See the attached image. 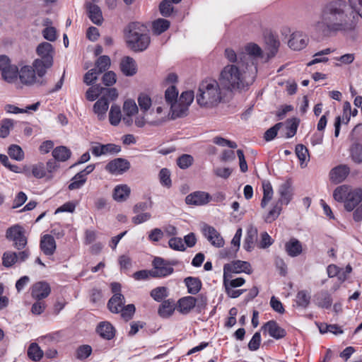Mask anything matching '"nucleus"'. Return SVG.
<instances>
[{
    "instance_id": "nucleus-1",
    "label": "nucleus",
    "mask_w": 362,
    "mask_h": 362,
    "mask_svg": "<svg viewBox=\"0 0 362 362\" xmlns=\"http://www.w3.org/2000/svg\"><path fill=\"white\" fill-rule=\"evenodd\" d=\"M358 16L362 18V0H330L322 6L315 30L322 37L352 32Z\"/></svg>"
},
{
    "instance_id": "nucleus-2",
    "label": "nucleus",
    "mask_w": 362,
    "mask_h": 362,
    "mask_svg": "<svg viewBox=\"0 0 362 362\" xmlns=\"http://www.w3.org/2000/svg\"><path fill=\"white\" fill-rule=\"evenodd\" d=\"M221 84L216 80L207 78L199 85L196 100L201 107H213L222 100Z\"/></svg>"
},
{
    "instance_id": "nucleus-3",
    "label": "nucleus",
    "mask_w": 362,
    "mask_h": 362,
    "mask_svg": "<svg viewBox=\"0 0 362 362\" xmlns=\"http://www.w3.org/2000/svg\"><path fill=\"white\" fill-rule=\"evenodd\" d=\"M125 32L126 42L132 50L143 52L149 46L151 38L144 25L138 22L130 23Z\"/></svg>"
},
{
    "instance_id": "nucleus-4",
    "label": "nucleus",
    "mask_w": 362,
    "mask_h": 362,
    "mask_svg": "<svg viewBox=\"0 0 362 362\" xmlns=\"http://www.w3.org/2000/svg\"><path fill=\"white\" fill-rule=\"evenodd\" d=\"M240 67L235 64H228L221 70L218 83L228 90H243L248 86L245 83Z\"/></svg>"
},
{
    "instance_id": "nucleus-5",
    "label": "nucleus",
    "mask_w": 362,
    "mask_h": 362,
    "mask_svg": "<svg viewBox=\"0 0 362 362\" xmlns=\"http://www.w3.org/2000/svg\"><path fill=\"white\" fill-rule=\"evenodd\" d=\"M333 197L337 202H344L347 211H352L362 202V189H351L347 185L339 186L334 189Z\"/></svg>"
},
{
    "instance_id": "nucleus-6",
    "label": "nucleus",
    "mask_w": 362,
    "mask_h": 362,
    "mask_svg": "<svg viewBox=\"0 0 362 362\" xmlns=\"http://www.w3.org/2000/svg\"><path fill=\"white\" fill-rule=\"evenodd\" d=\"M36 53L40 58L34 60L33 66L37 71V76L42 78L47 70L53 65L54 49L49 42H43L37 45Z\"/></svg>"
},
{
    "instance_id": "nucleus-7",
    "label": "nucleus",
    "mask_w": 362,
    "mask_h": 362,
    "mask_svg": "<svg viewBox=\"0 0 362 362\" xmlns=\"http://www.w3.org/2000/svg\"><path fill=\"white\" fill-rule=\"evenodd\" d=\"M6 238L13 242V246L18 250L24 249L28 244V238L25 236V230L19 224L13 225L6 230Z\"/></svg>"
},
{
    "instance_id": "nucleus-8",
    "label": "nucleus",
    "mask_w": 362,
    "mask_h": 362,
    "mask_svg": "<svg viewBox=\"0 0 362 362\" xmlns=\"http://www.w3.org/2000/svg\"><path fill=\"white\" fill-rule=\"evenodd\" d=\"M175 262H169L160 257H156L153 262V269L151 270L152 278H164L170 274L174 272L173 267L175 265Z\"/></svg>"
},
{
    "instance_id": "nucleus-9",
    "label": "nucleus",
    "mask_w": 362,
    "mask_h": 362,
    "mask_svg": "<svg viewBox=\"0 0 362 362\" xmlns=\"http://www.w3.org/2000/svg\"><path fill=\"white\" fill-rule=\"evenodd\" d=\"M30 255V250L25 249L19 252L6 251L2 256V264L5 267H11L17 262H25Z\"/></svg>"
},
{
    "instance_id": "nucleus-10",
    "label": "nucleus",
    "mask_w": 362,
    "mask_h": 362,
    "mask_svg": "<svg viewBox=\"0 0 362 362\" xmlns=\"http://www.w3.org/2000/svg\"><path fill=\"white\" fill-rule=\"evenodd\" d=\"M36 73L37 71L33 65L23 66L18 73L21 82L25 85H33L34 83L40 85L46 84L45 79H37Z\"/></svg>"
},
{
    "instance_id": "nucleus-11",
    "label": "nucleus",
    "mask_w": 362,
    "mask_h": 362,
    "mask_svg": "<svg viewBox=\"0 0 362 362\" xmlns=\"http://www.w3.org/2000/svg\"><path fill=\"white\" fill-rule=\"evenodd\" d=\"M131 167L129 161L123 158H115L107 163L105 167L106 171L112 175H122Z\"/></svg>"
},
{
    "instance_id": "nucleus-12",
    "label": "nucleus",
    "mask_w": 362,
    "mask_h": 362,
    "mask_svg": "<svg viewBox=\"0 0 362 362\" xmlns=\"http://www.w3.org/2000/svg\"><path fill=\"white\" fill-rule=\"evenodd\" d=\"M223 272L226 274H240L241 272L250 274L252 269L250 262L242 260H235L224 264Z\"/></svg>"
},
{
    "instance_id": "nucleus-13",
    "label": "nucleus",
    "mask_w": 362,
    "mask_h": 362,
    "mask_svg": "<svg viewBox=\"0 0 362 362\" xmlns=\"http://www.w3.org/2000/svg\"><path fill=\"white\" fill-rule=\"evenodd\" d=\"M202 233L209 242L216 247H222L224 245V240L219 232L213 226L204 224L202 227Z\"/></svg>"
},
{
    "instance_id": "nucleus-14",
    "label": "nucleus",
    "mask_w": 362,
    "mask_h": 362,
    "mask_svg": "<svg viewBox=\"0 0 362 362\" xmlns=\"http://www.w3.org/2000/svg\"><path fill=\"white\" fill-rule=\"evenodd\" d=\"M211 195L206 192L196 191L185 197V203L188 205L202 206L210 202Z\"/></svg>"
},
{
    "instance_id": "nucleus-15",
    "label": "nucleus",
    "mask_w": 362,
    "mask_h": 362,
    "mask_svg": "<svg viewBox=\"0 0 362 362\" xmlns=\"http://www.w3.org/2000/svg\"><path fill=\"white\" fill-rule=\"evenodd\" d=\"M121 151V146L114 144H101L92 146L91 152L93 156L98 157L107 153H118Z\"/></svg>"
},
{
    "instance_id": "nucleus-16",
    "label": "nucleus",
    "mask_w": 362,
    "mask_h": 362,
    "mask_svg": "<svg viewBox=\"0 0 362 362\" xmlns=\"http://www.w3.org/2000/svg\"><path fill=\"white\" fill-rule=\"evenodd\" d=\"M51 292V288L45 281H39L34 284L31 289V296L36 300H42L47 298Z\"/></svg>"
},
{
    "instance_id": "nucleus-17",
    "label": "nucleus",
    "mask_w": 362,
    "mask_h": 362,
    "mask_svg": "<svg viewBox=\"0 0 362 362\" xmlns=\"http://www.w3.org/2000/svg\"><path fill=\"white\" fill-rule=\"evenodd\" d=\"M262 329L267 331L270 337L276 339H282L286 335V330L274 320L268 321L262 327Z\"/></svg>"
},
{
    "instance_id": "nucleus-18",
    "label": "nucleus",
    "mask_w": 362,
    "mask_h": 362,
    "mask_svg": "<svg viewBox=\"0 0 362 362\" xmlns=\"http://www.w3.org/2000/svg\"><path fill=\"white\" fill-rule=\"evenodd\" d=\"M350 173V168L346 165H339L329 173L330 180L335 184L342 182Z\"/></svg>"
},
{
    "instance_id": "nucleus-19",
    "label": "nucleus",
    "mask_w": 362,
    "mask_h": 362,
    "mask_svg": "<svg viewBox=\"0 0 362 362\" xmlns=\"http://www.w3.org/2000/svg\"><path fill=\"white\" fill-rule=\"evenodd\" d=\"M308 42L307 36L298 31L291 35L288 45L293 50H300L306 47Z\"/></svg>"
},
{
    "instance_id": "nucleus-20",
    "label": "nucleus",
    "mask_w": 362,
    "mask_h": 362,
    "mask_svg": "<svg viewBox=\"0 0 362 362\" xmlns=\"http://www.w3.org/2000/svg\"><path fill=\"white\" fill-rule=\"evenodd\" d=\"M40 247L45 255H52L57 247L54 237L49 234L44 235L40 239Z\"/></svg>"
},
{
    "instance_id": "nucleus-21",
    "label": "nucleus",
    "mask_w": 362,
    "mask_h": 362,
    "mask_svg": "<svg viewBox=\"0 0 362 362\" xmlns=\"http://www.w3.org/2000/svg\"><path fill=\"white\" fill-rule=\"evenodd\" d=\"M96 332L104 339L110 340L115 336L116 330L112 325L107 321L100 322L96 327Z\"/></svg>"
},
{
    "instance_id": "nucleus-22",
    "label": "nucleus",
    "mask_w": 362,
    "mask_h": 362,
    "mask_svg": "<svg viewBox=\"0 0 362 362\" xmlns=\"http://www.w3.org/2000/svg\"><path fill=\"white\" fill-rule=\"evenodd\" d=\"M120 70L127 76H132L137 72V65L135 60L130 57H124L120 62Z\"/></svg>"
},
{
    "instance_id": "nucleus-23",
    "label": "nucleus",
    "mask_w": 362,
    "mask_h": 362,
    "mask_svg": "<svg viewBox=\"0 0 362 362\" xmlns=\"http://www.w3.org/2000/svg\"><path fill=\"white\" fill-rule=\"evenodd\" d=\"M278 192L280 195V198L277 202H281L282 204H288L292 199L291 182L287 180L280 185Z\"/></svg>"
},
{
    "instance_id": "nucleus-24",
    "label": "nucleus",
    "mask_w": 362,
    "mask_h": 362,
    "mask_svg": "<svg viewBox=\"0 0 362 362\" xmlns=\"http://www.w3.org/2000/svg\"><path fill=\"white\" fill-rule=\"evenodd\" d=\"M257 240V228L250 225L247 228L246 236L244 240L243 247L247 251L250 252L255 247V243Z\"/></svg>"
},
{
    "instance_id": "nucleus-25",
    "label": "nucleus",
    "mask_w": 362,
    "mask_h": 362,
    "mask_svg": "<svg viewBox=\"0 0 362 362\" xmlns=\"http://www.w3.org/2000/svg\"><path fill=\"white\" fill-rule=\"evenodd\" d=\"M88 17L90 21L97 25H100L103 21V17L100 7L92 3H87Z\"/></svg>"
},
{
    "instance_id": "nucleus-26",
    "label": "nucleus",
    "mask_w": 362,
    "mask_h": 362,
    "mask_svg": "<svg viewBox=\"0 0 362 362\" xmlns=\"http://www.w3.org/2000/svg\"><path fill=\"white\" fill-rule=\"evenodd\" d=\"M178 310L182 314L189 313L197 304V298L188 296L181 298L178 302Z\"/></svg>"
},
{
    "instance_id": "nucleus-27",
    "label": "nucleus",
    "mask_w": 362,
    "mask_h": 362,
    "mask_svg": "<svg viewBox=\"0 0 362 362\" xmlns=\"http://www.w3.org/2000/svg\"><path fill=\"white\" fill-rule=\"evenodd\" d=\"M108 107L109 102L105 96L95 102L93 105V111L97 115L99 120H103L105 118Z\"/></svg>"
},
{
    "instance_id": "nucleus-28",
    "label": "nucleus",
    "mask_w": 362,
    "mask_h": 362,
    "mask_svg": "<svg viewBox=\"0 0 362 362\" xmlns=\"http://www.w3.org/2000/svg\"><path fill=\"white\" fill-rule=\"evenodd\" d=\"M159 305L158 313L163 318L169 317L173 315L175 309V301L173 299H168L161 301Z\"/></svg>"
},
{
    "instance_id": "nucleus-29",
    "label": "nucleus",
    "mask_w": 362,
    "mask_h": 362,
    "mask_svg": "<svg viewBox=\"0 0 362 362\" xmlns=\"http://www.w3.org/2000/svg\"><path fill=\"white\" fill-rule=\"evenodd\" d=\"M315 304L322 308H329L332 303V298L330 293L326 291H321L315 296Z\"/></svg>"
},
{
    "instance_id": "nucleus-30",
    "label": "nucleus",
    "mask_w": 362,
    "mask_h": 362,
    "mask_svg": "<svg viewBox=\"0 0 362 362\" xmlns=\"http://www.w3.org/2000/svg\"><path fill=\"white\" fill-rule=\"evenodd\" d=\"M285 250L290 257H297L302 252V244L296 238H292L285 244Z\"/></svg>"
},
{
    "instance_id": "nucleus-31",
    "label": "nucleus",
    "mask_w": 362,
    "mask_h": 362,
    "mask_svg": "<svg viewBox=\"0 0 362 362\" xmlns=\"http://www.w3.org/2000/svg\"><path fill=\"white\" fill-rule=\"evenodd\" d=\"M124 304V297L122 293L113 295L108 300L107 308L112 313H119L121 307Z\"/></svg>"
},
{
    "instance_id": "nucleus-32",
    "label": "nucleus",
    "mask_w": 362,
    "mask_h": 362,
    "mask_svg": "<svg viewBox=\"0 0 362 362\" xmlns=\"http://www.w3.org/2000/svg\"><path fill=\"white\" fill-rule=\"evenodd\" d=\"M189 107L184 105L183 103L175 101L174 103H172V106H170L171 111V118L173 119L184 117L188 114Z\"/></svg>"
},
{
    "instance_id": "nucleus-33",
    "label": "nucleus",
    "mask_w": 362,
    "mask_h": 362,
    "mask_svg": "<svg viewBox=\"0 0 362 362\" xmlns=\"http://www.w3.org/2000/svg\"><path fill=\"white\" fill-rule=\"evenodd\" d=\"M187 292L192 295H196L202 288V281L198 277L188 276L184 279Z\"/></svg>"
},
{
    "instance_id": "nucleus-34",
    "label": "nucleus",
    "mask_w": 362,
    "mask_h": 362,
    "mask_svg": "<svg viewBox=\"0 0 362 362\" xmlns=\"http://www.w3.org/2000/svg\"><path fill=\"white\" fill-rule=\"evenodd\" d=\"M225 56L232 63L239 66H243L245 65V59L247 56L242 52L238 55L236 54L235 51L230 48H226L225 49Z\"/></svg>"
},
{
    "instance_id": "nucleus-35",
    "label": "nucleus",
    "mask_w": 362,
    "mask_h": 362,
    "mask_svg": "<svg viewBox=\"0 0 362 362\" xmlns=\"http://www.w3.org/2000/svg\"><path fill=\"white\" fill-rule=\"evenodd\" d=\"M52 154L57 161L64 162L69 159L71 151L64 146H59L53 149Z\"/></svg>"
},
{
    "instance_id": "nucleus-36",
    "label": "nucleus",
    "mask_w": 362,
    "mask_h": 362,
    "mask_svg": "<svg viewBox=\"0 0 362 362\" xmlns=\"http://www.w3.org/2000/svg\"><path fill=\"white\" fill-rule=\"evenodd\" d=\"M130 192V188L127 185H117L114 189L113 199L117 202H124L129 197Z\"/></svg>"
},
{
    "instance_id": "nucleus-37",
    "label": "nucleus",
    "mask_w": 362,
    "mask_h": 362,
    "mask_svg": "<svg viewBox=\"0 0 362 362\" xmlns=\"http://www.w3.org/2000/svg\"><path fill=\"white\" fill-rule=\"evenodd\" d=\"M245 53H244L247 57L245 59V64L248 65V61L251 60L252 57H262V49L255 43H250L245 46Z\"/></svg>"
},
{
    "instance_id": "nucleus-38",
    "label": "nucleus",
    "mask_w": 362,
    "mask_h": 362,
    "mask_svg": "<svg viewBox=\"0 0 362 362\" xmlns=\"http://www.w3.org/2000/svg\"><path fill=\"white\" fill-rule=\"evenodd\" d=\"M265 42L268 50V58L274 57L278 52L279 41L273 35H269L265 37Z\"/></svg>"
},
{
    "instance_id": "nucleus-39",
    "label": "nucleus",
    "mask_w": 362,
    "mask_h": 362,
    "mask_svg": "<svg viewBox=\"0 0 362 362\" xmlns=\"http://www.w3.org/2000/svg\"><path fill=\"white\" fill-rule=\"evenodd\" d=\"M263 197L261 201V207L265 208L273 197V189L269 181L262 182Z\"/></svg>"
},
{
    "instance_id": "nucleus-40",
    "label": "nucleus",
    "mask_w": 362,
    "mask_h": 362,
    "mask_svg": "<svg viewBox=\"0 0 362 362\" xmlns=\"http://www.w3.org/2000/svg\"><path fill=\"white\" fill-rule=\"evenodd\" d=\"M281 202H276L273 207L269 210L268 214L264 217V221L266 223H271L274 221L281 214L282 211V206Z\"/></svg>"
},
{
    "instance_id": "nucleus-41",
    "label": "nucleus",
    "mask_w": 362,
    "mask_h": 362,
    "mask_svg": "<svg viewBox=\"0 0 362 362\" xmlns=\"http://www.w3.org/2000/svg\"><path fill=\"white\" fill-rule=\"evenodd\" d=\"M170 25L168 20L158 18L153 22V31L156 35H160L169 28Z\"/></svg>"
},
{
    "instance_id": "nucleus-42",
    "label": "nucleus",
    "mask_w": 362,
    "mask_h": 362,
    "mask_svg": "<svg viewBox=\"0 0 362 362\" xmlns=\"http://www.w3.org/2000/svg\"><path fill=\"white\" fill-rule=\"evenodd\" d=\"M231 274H226V273L223 272V286H224V287L229 286V287L236 288V287H240L245 284V279H243L242 277H238V278L232 279Z\"/></svg>"
},
{
    "instance_id": "nucleus-43",
    "label": "nucleus",
    "mask_w": 362,
    "mask_h": 362,
    "mask_svg": "<svg viewBox=\"0 0 362 362\" xmlns=\"http://www.w3.org/2000/svg\"><path fill=\"white\" fill-rule=\"evenodd\" d=\"M18 73L19 71L16 66L9 65L8 68L1 72V75L4 80L8 83H11L17 78Z\"/></svg>"
},
{
    "instance_id": "nucleus-44",
    "label": "nucleus",
    "mask_w": 362,
    "mask_h": 362,
    "mask_svg": "<svg viewBox=\"0 0 362 362\" xmlns=\"http://www.w3.org/2000/svg\"><path fill=\"white\" fill-rule=\"evenodd\" d=\"M151 297L157 302H161L168 296V289L165 286H158L151 290Z\"/></svg>"
},
{
    "instance_id": "nucleus-45",
    "label": "nucleus",
    "mask_w": 362,
    "mask_h": 362,
    "mask_svg": "<svg viewBox=\"0 0 362 362\" xmlns=\"http://www.w3.org/2000/svg\"><path fill=\"white\" fill-rule=\"evenodd\" d=\"M28 356L31 360L39 361L43 356V351L37 343H32L28 349Z\"/></svg>"
},
{
    "instance_id": "nucleus-46",
    "label": "nucleus",
    "mask_w": 362,
    "mask_h": 362,
    "mask_svg": "<svg viewBox=\"0 0 362 362\" xmlns=\"http://www.w3.org/2000/svg\"><path fill=\"white\" fill-rule=\"evenodd\" d=\"M87 181V177H84L82 174L76 173L71 180L68 186L69 190H74L81 188Z\"/></svg>"
},
{
    "instance_id": "nucleus-47",
    "label": "nucleus",
    "mask_w": 362,
    "mask_h": 362,
    "mask_svg": "<svg viewBox=\"0 0 362 362\" xmlns=\"http://www.w3.org/2000/svg\"><path fill=\"white\" fill-rule=\"evenodd\" d=\"M350 156L354 163H362V144H354L350 148Z\"/></svg>"
},
{
    "instance_id": "nucleus-48",
    "label": "nucleus",
    "mask_w": 362,
    "mask_h": 362,
    "mask_svg": "<svg viewBox=\"0 0 362 362\" xmlns=\"http://www.w3.org/2000/svg\"><path fill=\"white\" fill-rule=\"evenodd\" d=\"M300 120L296 117L288 119L286 120V129L287 132L286 134V138L293 137L297 132V129L299 125Z\"/></svg>"
},
{
    "instance_id": "nucleus-49",
    "label": "nucleus",
    "mask_w": 362,
    "mask_h": 362,
    "mask_svg": "<svg viewBox=\"0 0 362 362\" xmlns=\"http://www.w3.org/2000/svg\"><path fill=\"white\" fill-rule=\"evenodd\" d=\"M110 64V58L107 55H103L96 60L95 64V67L94 69H97V71L100 74H102L109 69Z\"/></svg>"
},
{
    "instance_id": "nucleus-50",
    "label": "nucleus",
    "mask_w": 362,
    "mask_h": 362,
    "mask_svg": "<svg viewBox=\"0 0 362 362\" xmlns=\"http://www.w3.org/2000/svg\"><path fill=\"white\" fill-rule=\"evenodd\" d=\"M121 110L120 107L117 105L111 106L109 112V120L112 125L117 126L121 120Z\"/></svg>"
},
{
    "instance_id": "nucleus-51",
    "label": "nucleus",
    "mask_w": 362,
    "mask_h": 362,
    "mask_svg": "<svg viewBox=\"0 0 362 362\" xmlns=\"http://www.w3.org/2000/svg\"><path fill=\"white\" fill-rule=\"evenodd\" d=\"M310 301V296L306 291L302 290L298 292L296 300L298 306L305 308L308 306Z\"/></svg>"
},
{
    "instance_id": "nucleus-52",
    "label": "nucleus",
    "mask_w": 362,
    "mask_h": 362,
    "mask_svg": "<svg viewBox=\"0 0 362 362\" xmlns=\"http://www.w3.org/2000/svg\"><path fill=\"white\" fill-rule=\"evenodd\" d=\"M104 88L100 85H95L88 88L86 93V99L89 101H94L103 93Z\"/></svg>"
},
{
    "instance_id": "nucleus-53",
    "label": "nucleus",
    "mask_w": 362,
    "mask_h": 362,
    "mask_svg": "<svg viewBox=\"0 0 362 362\" xmlns=\"http://www.w3.org/2000/svg\"><path fill=\"white\" fill-rule=\"evenodd\" d=\"M178 91L175 86H171L168 88L165 92V98L166 103L172 106V103L178 101Z\"/></svg>"
},
{
    "instance_id": "nucleus-54",
    "label": "nucleus",
    "mask_w": 362,
    "mask_h": 362,
    "mask_svg": "<svg viewBox=\"0 0 362 362\" xmlns=\"http://www.w3.org/2000/svg\"><path fill=\"white\" fill-rule=\"evenodd\" d=\"M194 162V158L189 154H182L177 159V165L181 169H187L189 168Z\"/></svg>"
},
{
    "instance_id": "nucleus-55",
    "label": "nucleus",
    "mask_w": 362,
    "mask_h": 362,
    "mask_svg": "<svg viewBox=\"0 0 362 362\" xmlns=\"http://www.w3.org/2000/svg\"><path fill=\"white\" fill-rule=\"evenodd\" d=\"M9 156L16 160H22L24 158V153L18 145L12 144L8 150Z\"/></svg>"
},
{
    "instance_id": "nucleus-56",
    "label": "nucleus",
    "mask_w": 362,
    "mask_h": 362,
    "mask_svg": "<svg viewBox=\"0 0 362 362\" xmlns=\"http://www.w3.org/2000/svg\"><path fill=\"white\" fill-rule=\"evenodd\" d=\"M135 310L136 308L134 304H129L126 306H124V304L123 305H122L121 310H119V313H121L122 317L125 321H129L133 317L135 313Z\"/></svg>"
},
{
    "instance_id": "nucleus-57",
    "label": "nucleus",
    "mask_w": 362,
    "mask_h": 362,
    "mask_svg": "<svg viewBox=\"0 0 362 362\" xmlns=\"http://www.w3.org/2000/svg\"><path fill=\"white\" fill-rule=\"evenodd\" d=\"M159 179L160 184L168 188L172 185V181L170 179V172L168 168H162L159 173Z\"/></svg>"
},
{
    "instance_id": "nucleus-58",
    "label": "nucleus",
    "mask_w": 362,
    "mask_h": 362,
    "mask_svg": "<svg viewBox=\"0 0 362 362\" xmlns=\"http://www.w3.org/2000/svg\"><path fill=\"white\" fill-rule=\"evenodd\" d=\"M159 10L160 14L164 17H169L174 10L172 3L168 0H163L160 3Z\"/></svg>"
},
{
    "instance_id": "nucleus-59",
    "label": "nucleus",
    "mask_w": 362,
    "mask_h": 362,
    "mask_svg": "<svg viewBox=\"0 0 362 362\" xmlns=\"http://www.w3.org/2000/svg\"><path fill=\"white\" fill-rule=\"evenodd\" d=\"M296 154L300 161L302 165L305 161L307 160V158L309 157V152L308 148L303 144H297L296 146Z\"/></svg>"
},
{
    "instance_id": "nucleus-60",
    "label": "nucleus",
    "mask_w": 362,
    "mask_h": 362,
    "mask_svg": "<svg viewBox=\"0 0 362 362\" xmlns=\"http://www.w3.org/2000/svg\"><path fill=\"white\" fill-rule=\"evenodd\" d=\"M284 125L283 122L276 123L275 125L267 129L264 135V139L267 141L273 140L277 135L278 131Z\"/></svg>"
},
{
    "instance_id": "nucleus-61",
    "label": "nucleus",
    "mask_w": 362,
    "mask_h": 362,
    "mask_svg": "<svg viewBox=\"0 0 362 362\" xmlns=\"http://www.w3.org/2000/svg\"><path fill=\"white\" fill-rule=\"evenodd\" d=\"M123 110L126 115L132 116L138 112V107L133 100H127L124 103Z\"/></svg>"
},
{
    "instance_id": "nucleus-62",
    "label": "nucleus",
    "mask_w": 362,
    "mask_h": 362,
    "mask_svg": "<svg viewBox=\"0 0 362 362\" xmlns=\"http://www.w3.org/2000/svg\"><path fill=\"white\" fill-rule=\"evenodd\" d=\"M138 103L141 110L146 112L151 106V99L148 95L141 93L138 98Z\"/></svg>"
},
{
    "instance_id": "nucleus-63",
    "label": "nucleus",
    "mask_w": 362,
    "mask_h": 362,
    "mask_svg": "<svg viewBox=\"0 0 362 362\" xmlns=\"http://www.w3.org/2000/svg\"><path fill=\"white\" fill-rule=\"evenodd\" d=\"M13 126V121L10 119H5L2 120L0 127V137L6 138L8 136L10 129Z\"/></svg>"
},
{
    "instance_id": "nucleus-64",
    "label": "nucleus",
    "mask_w": 362,
    "mask_h": 362,
    "mask_svg": "<svg viewBox=\"0 0 362 362\" xmlns=\"http://www.w3.org/2000/svg\"><path fill=\"white\" fill-rule=\"evenodd\" d=\"M117 76L114 71L105 72L102 77L103 83L106 86H111L116 83Z\"/></svg>"
}]
</instances>
